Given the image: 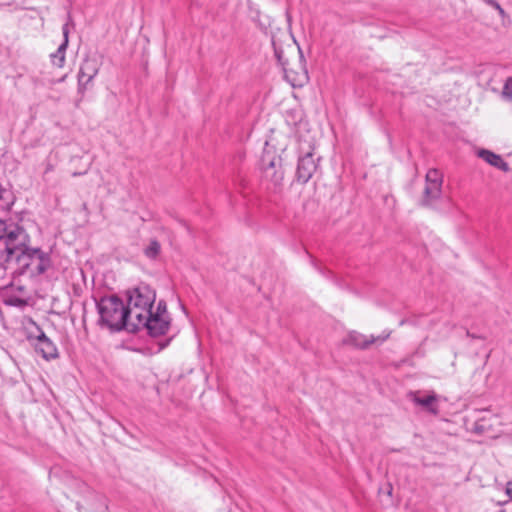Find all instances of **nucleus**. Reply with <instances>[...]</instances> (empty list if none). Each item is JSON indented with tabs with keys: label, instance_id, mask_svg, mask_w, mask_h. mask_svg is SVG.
<instances>
[{
	"label": "nucleus",
	"instance_id": "nucleus-1",
	"mask_svg": "<svg viewBox=\"0 0 512 512\" xmlns=\"http://www.w3.org/2000/svg\"><path fill=\"white\" fill-rule=\"evenodd\" d=\"M29 235L23 228L18 236L14 237L11 252L8 251L0 262V275L3 277L7 270L12 275L27 274L37 277L44 274L52 266L50 254L40 248L28 246Z\"/></svg>",
	"mask_w": 512,
	"mask_h": 512
},
{
	"label": "nucleus",
	"instance_id": "nucleus-2",
	"mask_svg": "<svg viewBox=\"0 0 512 512\" xmlns=\"http://www.w3.org/2000/svg\"><path fill=\"white\" fill-rule=\"evenodd\" d=\"M100 322L113 331L123 329L130 332L133 323L132 315L128 306L118 296L112 295L102 297L97 303Z\"/></svg>",
	"mask_w": 512,
	"mask_h": 512
},
{
	"label": "nucleus",
	"instance_id": "nucleus-3",
	"mask_svg": "<svg viewBox=\"0 0 512 512\" xmlns=\"http://www.w3.org/2000/svg\"><path fill=\"white\" fill-rule=\"evenodd\" d=\"M132 326L130 332L135 333L141 329H146L152 337L165 335L171 325V318L167 311V305L164 300H159L156 310L151 309L144 315L143 320H135L130 323Z\"/></svg>",
	"mask_w": 512,
	"mask_h": 512
},
{
	"label": "nucleus",
	"instance_id": "nucleus-4",
	"mask_svg": "<svg viewBox=\"0 0 512 512\" xmlns=\"http://www.w3.org/2000/svg\"><path fill=\"white\" fill-rule=\"evenodd\" d=\"M128 309L135 320H143L144 315L153 309L156 300V292L148 284L140 283L127 292Z\"/></svg>",
	"mask_w": 512,
	"mask_h": 512
},
{
	"label": "nucleus",
	"instance_id": "nucleus-5",
	"mask_svg": "<svg viewBox=\"0 0 512 512\" xmlns=\"http://www.w3.org/2000/svg\"><path fill=\"white\" fill-rule=\"evenodd\" d=\"M33 329H27L26 339L34 347L35 351L45 360H53L59 357L55 343L47 337L44 331L32 322Z\"/></svg>",
	"mask_w": 512,
	"mask_h": 512
},
{
	"label": "nucleus",
	"instance_id": "nucleus-6",
	"mask_svg": "<svg viewBox=\"0 0 512 512\" xmlns=\"http://www.w3.org/2000/svg\"><path fill=\"white\" fill-rule=\"evenodd\" d=\"M262 164L263 179L270 183L274 189L280 188L284 179L281 159L279 157H272L267 160L266 157H263Z\"/></svg>",
	"mask_w": 512,
	"mask_h": 512
},
{
	"label": "nucleus",
	"instance_id": "nucleus-7",
	"mask_svg": "<svg viewBox=\"0 0 512 512\" xmlns=\"http://www.w3.org/2000/svg\"><path fill=\"white\" fill-rule=\"evenodd\" d=\"M319 159L314 157L312 151H308L305 155L299 157L296 170L297 180L307 183L317 171Z\"/></svg>",
	"mask_w": 512,
	"mask_h": 512
},
{
	"label": "nucleus",
	"instance_id": "nucleus-8",
	"mask_svg": "<svg viewBox=\"0 0 512 512\" xmlns=\"http://www.w3.org/2000/svg\"><path fill=\"white\" fill-rule=\"evenodd\" d=\"M410 400L417 406L421 407L424 411L437 415L439 413L438 396L435 392H411L409 394Z\"/></svg>",
	"mask_w": 512,
	"mask_h": 512
},
{
	"label": "nucleus",
	"instance_id": "nucleus-9",
	"mask_svg": "<svg viewBox=\"0 0 512 512\" xmlns=\"http://www.w3.org/2000/svg\"><path fill=\"white\" fill-rule=\"evenodd\" d=\"M99 72V65L96 59L86 58L81 64L78 73V92L83 94L86 87Z\"/></svg>",
	"mask_w": 512,
	"mask_h": 512
},
{
	"label": "nucleus",
	"instance_id": "nucleus-10",
	"mask_svg": "<svg viewBox=\"0 0 512 512\" xmlns=\"http://www.w3.org/2000/svg\"><path fill=\"white\" fill-rule=\"evenodd\" d=\"M22 229L23 227L19 225H7L0 220V262L4 259L5 254L10 251L14 237L18 236Z\"/></svg>",
	"mask_w": 512,
	"mask_h": 512
},
{
	"label": "nucleus",
	"instance_id": "nucleus-11",
	"mask_svg": "<svg viewBox=\"0 0 512 512\" xmlns=\"http://www.w3.org/2000/svg\"><path fill=\"white\" fill-rule=\"evenodd\" d=\"M275 55L281 64L285 78L293 87H301L308 80L307 71L301 67L299 72H295L293 69L288 67V63L283 60L282 51L275 49Z\"/></svg>",
	"mask_w": 512,
	"mask_h": 512
},
{
	"label": "nucleus",
	"instance_id": "nucleus-12",
	"mask_svg": "<svg viewBox=\"0 0 512 512\" xmlns=\"http://www.w3.org/2000/svg\"><path fill=\"white\" fill-rule=\"evenodd\" d=\"M379 338H375L374 336H366L357 331H350L343 338L342 344L346 346H351L356 349H367L372 343L377 341Z\"/></svg>",
	"mask_w": 512,
	"mask_h": 512
},
{
	"label": "nucleus",
	"instance_id": "nucleus-13",
	"mask_svg": "<svg viewBox=\"0 0 512 512\" xmlns=\"http://www.w3.org/2000/svg\"><path fill=\"white\" fill-rule=\"evenodd\" d=\"M62 33H63V38H64L63 42L60 44V46L58 47L56 52H54L50 55L52 64L58 68H62L65 64V59H66L65 53H66V49L68 47V42H69V40H68L69 29H68L67 24L63 25Z\"/></svg>",
	"mask_w": 512,
	"mask_h": 512
},
{
	"label": "nucleus",
	"instance_id": "nucleus-14",
	"mask_svg": "<svg viewBox=\"0 0 512 512\" xmlns=\"http://www.w3.org/2000/svg\"><path fill=\"white\" fill-rule=\"evenodd\" d=\"M78 491L79 493L88 500H91L92 503L90 504V507L92 509H96L95 503L99 502L102 504V506L107 509L108 506L105 501V497L96 491H94L91 487H89L86 483H80L78 485Z\"/></svg>",
	"mask_w": 512,
	"mask_h": 512
},
{
	"label": "nucleus",
	"instance_id": "nucleus-15",
	"mask_svg": "<svg viewBox=\"0 0 512 512\" xmlns=\"http://www.w3.org/2000/svg\"><path fill=\"white\" fill-rule=\"evenodd\" d=\"M478 156L480 158H482L484 161H486L487 163H489L490 165H492L500 170L507 171L509 169L508 164L505 161H503V159L499 155H497L489 150H485V149L479 150Z\"/></svg>",
	"mask_w": 512,
	"mask_h": 512
},
{
	"label": "nucleus",
	"instance_id": "nucleus-16",
	"mask_svg": "<svg viewBox=\"0 0 512 512\" xmlns=\"http://www.w3.org/2000/svg\"><path fill=\"white\" fill-rule=\"evenodd\" d=\"M441 187L442 185L440 184L426 182L424 190V203L428 205L435 199L439 198L441 195Z\"/></svg>",
	"mask_w": 512,
	"mask_h": 512
},
{
	"label": "nucleus",
	"instance_id": "nucleus-17",
	"mask_svg": "<svg viewBox=\"0 0 512 512\" xmlns=\"http://www.w3.org/2000/svg\"><path fill=\"white\" fill-rule=\"evenodd\" d=\"M161 252V245L158 240L151 239L144 249V255L149 259H156Z\"/></svg>",
	"mask_w": 512,
	"mask_h": 512
},
{
	"label": "nucleus",
	"instance_id": "nucleus-18",
	"mask_svg": "<svg viewBox=\"0 0 512 512\" xmlns=\"http://www.w3.org/2000/svg\"><path fill=\"white\" fill-rule=\"evenodd\" d=\"M426 182L442 185V175L437 169H430L426 174Z\"/></svg>",
	"mask_w": 512,
	"mask_h": 512
},
{
	"label": "nucleus",
	"instance_id": "nucleus-19",
	"mask_svg": "<svg viewBox=\"0 0 512 512\" xmlns=\"http://www.w3.org/2000/svg\"><path fill=\"white\" fill-rule=\"evenodd\" d=\"M502 95L506 99L512 98V77L508 78L503 87Z\"/></svg>",
	"mask_w": 512,
	"mask_h": 512
},
{
	"label": "nucleus",
	"instance_id": "nucleus-20",
	"mask_svg": "<svg viewBox=\"0 0 512 512\" xmlns=\"http://www.w3.org/2000/svg\"><path fill=\"white\" fill-rule=\"evenodd\" d=\"M489 6H491L495 10H497L500 15L503 16L505 14L503 8L501 7V5L497 1L492 0L491 3L489 4Z\"/></svg>",
	"mask_w": 512,
	"mask_h": 512
},
{
	"label": "nucleus",
	"instance_id": "nucleus-21",
	"mask_svg": "<svg viewBox=\"0 0 512 512\" xmlns=\"http://www.w3.org/2000/svg\"><path fill=\"white\" fill-rule=\"evenodd\" d=\"M506 493L509 495V497L512 499V481L507 482L506 485Z\"/></svg>",
	"mask_w": 512,
	"mask_h": 512
},
{
	"label": "nucleus",
	"instance_id": "nucleus-22",
	"mask_svg": "<svg viewBox=\"0 0 512 512\" xmlns=\"http://www.w3.org/2000/svg\"><path fill=\"white\" fill-rule=\"evenodd\" d=\"M76 507L79 512H83L86 510L85 506L79 502L76 504Z\"/></svg>",
	"mask_w": 512,
	"mask_h": 512
},
{
	"label": "nucleus",
	"instance_id": "nucleus-23",
	"mask_svg": "<svg viewBox=\"0 0 512 512\" xmlns=\"http://www.w3.org/2000/svg\"><path fill=\"white\" fill-rule=\"evenodd\" d=\"M5 192V189L0 184V200L3 198V193Z\"/></svg>",
	"mask_w": 512,
	"mask_h": 512
},
{
	"label": "nucleus",
	"instance_id": "nucleus-24",
	"mask_svg": "<svg viewBox=\"0 0 512 512\" xmlns=\"http://www.w3.org/2000/svg\"><path fill=\"white\" fill-rule=\"evenodd\" d=\"M85 173H86V172H73V173H72V176H73V177H76V176L83 175V174H85Z\"/></svg>",
	"mask_w": 512,
	"mask_h": 512
},
{
	"label": "nucleus",
	"instance_id": "nucleus-25",
	"mask_svg": "<svg viewBox=\"0 0 512 512\" xmlns=\"http://www.w3.org/2000/svg\"><path fill=\"white\" fill-rule=\"evenodd\" d=\"M66 78V75H64L63 77H61L60 79L56 80V81H53V83H60V82H63Z\"/></svg>",
	"mask_w": 512,
	"mask_h": 512
},
{
	"label": "nucleus",
	"instance_id": "nucleus-26",
	"mask_svg": "<svg viewBox=\"0 0 512 512\" xmlns=\"http://www.w3.org/2000/svg\"><path fill=\"white\" fill-rule=\"evenodd\" d=\"M487 5L491 3L492 0H483Z\"/></svg>",
	"mask_w": 512,
	"mask_h": 512
},
{
	"label": "nucleus",
	"instance_id": "nucleus-27",
	"mask_svg": "<svg viewBox=\"0 0 512 512\" xmlns=\"http://www.w3.org/2000/svg\"><path fill=\"white\" fill-rule=\"evenodd\" d=\"M501 512H503V511H501Z\"/></svg>",
	"mask_w": 512,
	"mask_h": 512
}]
</instances>
